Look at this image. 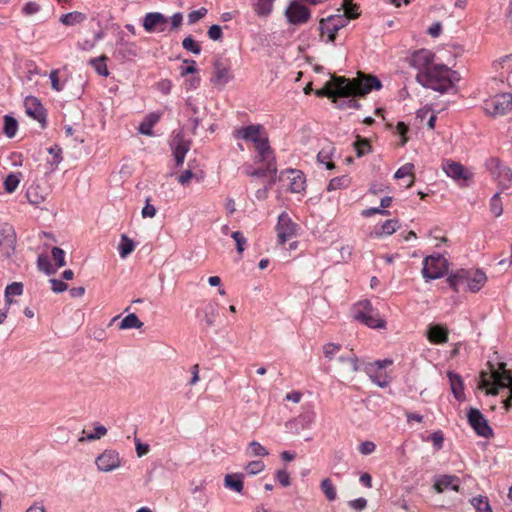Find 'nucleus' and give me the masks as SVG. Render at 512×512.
<instances>
[{"label": "nucleus", "mask_w": 512, "mask_h": 512, "mask_svg": "<svg viewBox=\"0 0 512 512\" xmlns=\"http://www.w3.org/2000/svg\"><path fill=\"white\" fill-rule=\"evenodd\" d=\"M447 376L449 378L451 390L454 397L459 401L464 400L465 394L462 377L459 374L451 371L447 373Z\"/></svg>", "instance_id": "obj_24"}, {"label": "nucleus", "mask_w": 512, "mask_h": 512, "mask_svg": "<svg viewBox=\"0 0 512 512\" xmlns=\"http://www.w3.org/2000/svg\"><path fill=\"white\" fill-rule=\"evenodd\" d=\"M171 148L176 160V165L181 166L184 162L185 156L190 149L189 141L185 140L181 132L174 134L171 140Z\"/></svg>", "instance_id": "obj_17"}, {"label": "nucleus", "mask_w": 512, "mask_h": 512, "mask_svg": "<svg viewBox=\"0 0 512 512\" xmlns=\"http://www.w3.org/2000/svg\"><path fill=\"white\" fill-rule=\"evenodd\" d=\"M207 34H208V37L214 41L220 40L223 36L222 29L219 25H212L208 29Z\"/></svg>", "instance_id": "obj_63"}, {"label": "nucleus", "mask_w": 512, "mask_h": 512, "mask_svg": "<svg viewBox=\"0 0 512 512\" xmlns=\"http://www.w3.org/2000/svg\"><path fill=\"white\" fill-rule=\"evenodd\" d=\"M334 151V147L331 145L322 148L317 155L318 162L325 164L327 169L335 168L334 162L331 160L332 154Z\"/></svg>", "instance_id": "obj_34"}, {"label": "nucleus", "mask_w": 512, "mask_h": 512, "mask_svg": "<svg viewBox=\"0 0 512 512\" xmlns=\"http://www.w3.org/2000/svg\"><path fill=\"white\" fill-rule=\"evenodd\" d=\"M184 64H188V66H181L180 69H181V76H186L188 74H197L198 73V69L196 67V61L195 60H189V59H185L183 61Z\"/></svg>", "instance_id": "obj_59"}, {"label": "nucleus", "mask_w": 512, "mask_h": 512, "mask_svg": "<svg viewBox=\"0 0 512 512\" xmlns=\"http://www.w3.org/2000/svg\"><path fill=\"white\" fill-rule=\"evenodd\" d=\"M297 228L298 225L292 221L286 212L281 213L276 225L278 242L280 244H285L286 241L295 237L297 234Z\"/></svg>", "instance_id": "obj_10"}, {"label": "nucleus", "mask_w": 512, "mask_h": 512, "mask_svg": "<svg viewBox=\"0 0 512 512\" xmlns=\"http://www.w3.org/2000/svg\"><path fill=\"white\" fill-rule=\"evenodd\" d=\"M231 237L236 242V249L239 254H241L245 250V246L247 243L246 238L244 237L243 233L239 231H234L231 233Z\"/></svg>", "instance_id": "obj_55"}, {"label": "nucleus", "mask_w": 512, "mask_h": 512, "mask_svg": "<svg viewBox=\"0 0 512 512\" xmlns=\"http://www.w3.org/2000/svg\"><path fill=\"white\" fill-rule=\"evenodd\" d=\"M434 53L428 49L415 51L410 57V65L420 71L428 70L434 65Z\"/></svg>", "instance_id": "obj_16"}, {"label": "nucleus", "mask_w": 512, "mask_h": 512, "mask_svg": "<svg viewBox=\"0 0 512 512\" xmlns=\"http://www.w3.org/2000/svg\"><path fill=\"white\" fill-rule=\"evenodd\" d=\"M143 326V323L139 320L136 314H128L120 323V329H139Z\"/></svg>", "instance_id": "obj_41"}, {"label": "nucleus", "mask_w": 512, "mask_h": 512, "mask_svg": "<svg viewBox=\"0 0 512 512\" xmlns=\"http://www.w3.org/2000/svg\"><path fill=\"white\" fill-rule=\"evenodd\" d=\"M289 180L288 189L291 193H301L306 188L304 174L299 170L289 169L284 172Z\"/></svg>", "instance_id": "obj_19"}, {"label": "nucleus", "mask_w": 512, "mask_h": 512, "mask_svg": "<svg viewBox=\"0 0 512 512\" xmlns=\"http://www.w3.org/2000/svg\"><path fill=\"white\" fill-rule=\"evenodd\" d=\"M434 489L438 493H442L448 489L458 491L459 490V479L456 476L443 475L435 481Z\"/></svg>", "instance_id": "obj_22"}, {"label": "nucleus", "mask_w": 512, "mask_h": 512, "mask_svg": "<svg viewBox=\"0 0 512 512\" xmlns=\"http://www.w3.org/2000/svg\"><path fill=\"white\" fill-rule=\"evenodd\" d=\"M15 235L11 227H0V253L9 257L14 251Z\"/></svg>", "instance_id": "obj_18"}, {"label": "nucleus", "mask_w": 512, "mask_h": 512, "mask_svg": "<svg viewBox=\"0 0 512 512\" xmlns=\"http://www.w3.org/2000/svg\"><path fill=\"white\" fill-rule=\"evenodd\" d=\"M381 87L382 84L376 76L358 72L357 77L353 79L332 76L321 89L316 90L315 94L318 97H327L337 103V99L340 97L366 96L372 90H379Z\"/></svg>", "instance_id": "obj_1"}, {"label": "nucleus", "mask_w": 512, "mask_h": 512, "mask_svg": "<svg viewBox=\"0 0 512 512\" xmlns=\"http://www.w3.org/2000/svg\"><path fill=\"white\" fill-rule=\"evenodd\" d=\"M353 317L370 328L385 327V321L368 300H362L355 304Z\"/></svg>", "instance_id": "obj_6"}, {"label": "nucleus", "mask_w": 512, "mask_h": 512, "mask_svg": "<svg viewBox=\"0 0 512 512\" xmlns=\"http://www.w3.org/2000/svg\"><path fill=\"white\" fill-rule=\"evenodd\" d=\"M468 276H469V270L466 269H460L456 271L455 273L451 274L447 278V282L449 283L450 287L458 292L460 288L468 282Z\"/></svg>", "instance_id": "obj_26"}, {"label": "nucleus", "mask_w": 512, "mask_h": 512, "mask_svg": "<svg viewBox=\"0 0 512 512\" xmlns=\"http://www.w3.org/2000/svg\"><path fill=\"white\" fill-rule=\"evenodd\" d=\"M471 503L475 507L476 512H492L486 497H475Z\"/></svg>", "instance_id": "obj_50"}, {"label": "nucleus", "mask_w": 512, "mask_h": 512, "mask_svg": "<svg viewBox=\"0 0 512 512\" xmlns=\"http://www.w3.org/2000/svg\"><path fill=\"white\" fill-rule=\"evenodd\" d=\"M448 328L440 324H431L427 329V338L433 344H444L448 342Z\"/></svg>", "instance_id": "obj_20"}, {"label": "nucleus", "mask_w": 512, "mask_h": 512, "mask_svg": "<svg viewBox=\"0 0 512 512\" xmlns=\"http://www.w3.org/2000/svg\"><path fill=\"white\" fill-rule=\"evenodd\" d=\"M26 197L29 201V203L33 205H39L44 202V197L42 195H39L37 192V187H29L26 192Z\"/></svg>", "instance_id": "obj_52"}, {"label": "nucleus", "mask_w": 512, "mask_h": 512, "mask_svg": "<svg viewBox=\"0 0 512 512\" xmlns=\"http://www.w3.org/2000/svg\"><path fill=\"white\" fill-rule=\"evenodd\" d=\"M405 177H410L409 182L406 184V188H410L415 180L414 176V165L412 163H406L403 166H401L395 173L396 179H402Z\"/></svg>", "instance_id": "obj_32"}, {"label": "nucleus", "mask_w": 512, "mask_h": 512, "mask_svg": "<svg viewBox=\"0 0 512 512\" xmlns=\"http://www.w3.org/2000/svg\"><path fill=\"white\" fill-rule=\"evenodd\" d=\"M224 485L230 490L242 493L244 489L243 474H227L224 478Z\"/></svg>", "instance_id": "obj_28"}, {"label": "nucleus", "mask_w": 512, "mask_h": 512, "mask_svg": "<svg viewBox=\"0 0 512 512\" xmlns=\"http://www.w3.org/2000/svg\"><path fill=\"white\" fill-rule=\"evenodd\" d=\"M399 228V221L397 219L386 220L380 227H376L374 235L381 237L383 235H391Z\"/></svg>", "instance_id": "obj_31"}, {"label": "nucleus", "mask_w": 512, "mask_h": 512, "mask_svg": "<svg viewBox=\"0 0 512 512\" xmlns=\"http://www.w3.org/2000/svg\"><path fill=\"white\" fill-rule=\"evenodd\" d=\"M416 80L423 87L431 88L441 93L452 87L450 70L446 65L434 64L428 70L417 73Z\"/></svg>", "instance_id": "obj_4"}, {"label": "nucleus", "mask_w": 512, "mask_h": 512, "mask_svg": "<svg viewBox=\"0 0 512 512\" xmlns=\"http://www.w3.org/2000/svg\"><path fill=\"white\" fill-rule=\"evenodd\" d=\"M233 136L236 139L252 142L257 152L255 161L267 162V170L269 172L276 171V163L273 151L269 145L268 137L263 126L259 124H252L245 127H240L234 130Z\"/></svg>", "instance_id": "obj_2"}, {"label": "nucleus", "mask_w": 512, "mask_h": 512, "mask_svg": "<svg viewBox=\"0 0 512 512\" xmlns=\"http://www.w3.org/2000/svg\"><path fill=\"white\" fill-rule=\"evenodd\" d=\"M320 488L328 501H334L336 499V488L330 478L323 479L320 483Z\"/></svg>", "instance_id": "obj_38"}, {"label": "nucleus", "mask_w": 512, "mask_h": 512, "mask_svg": "<svg viewBox=\"0 0 512 512\" xmlns=\"http://www.w3.org/2000/svg\"><path fill=\"white\" fill-rule=\"evenodd\" d=\"M505 363H500L497 370L491 373L482 371L480 374L479 388L486 389L488 395H498L499 389L508 388L509 397L504 400V408L508 411L512 407V371L505 368Z\"/></svg>", "instance_id": "obj_3"}, {"label": "nucleus", "mask_w": 512, "mask_h": 512, "mask_svg": "<svg viewBox=\"0 0 512 512\" xmlns=\"http://www.w3.org/2000/svg\"><path fill=\"white\" fill-rule=\"evenodd\" d=\"M349 20L344 15H331L327 18V23L332 25L333 31H339Z\"/></svg>", "instance_id": "obj_47"}, {"label": "nucleus", "mask_w": 512, "mask_h": 512, "mask_svg": "<svg viewBox=\"0 0 512 512\" xmlns=\"http://www.w3.org/2000/svg\"><path fill=\"white\" fill-rule=\"evenodd\" d=\"M448 270V262L443 256H428L424 259L422 274L426 280L441 278Z\"/></svg>", "instance_id": "obj_8"}, {"label": "nucleus", "mask_w": 512, "mask_h": 512, "mask_svg": "<svg viewBox=\"0 0 512 512\" xmlns=\"http://www.w3.org/2000/svg\"><path fill=\"white\" fill-rule=\"evenodd\" d=\"M265 469V464L263 461L261 460H255V461H251L249 462L246 466H245V471L247 472V474L249 475H257L259 474L260 472H262L263 470Z\"/></svg>", "instance_id": "obj_51"}, {"label": "nucleus", "mask_w": 512, "mask_h": 512, "mask_svg": "<svg viewBox=\"0 0 512 512\" xmlns=\"http://www.w3.org/2000/svg\"><path fill=\"white\" fill-rule=\"evenodd\" d=\"M18 130V122L15 118L9 115L4 116L3 132L8 138H13Z\"/></svg>", "instance_id": "obj_39"}, {"label": "nucleus", "mask_w": 512, "mask_h": 512, "mask_svg": "<svg viewBox=\"0 0 512 512\" xmlns=\"http://www.w3.org/2000/svg\"><path fill=\"white\" fill-rule=\"evenodd\" d=\"M285 17L290 24L302 25L311 18V11L298 1H292L285 10Z\"/></svg>", "instance_id": "obj_9"}, {"label": "nucleus", "mask_w": 512, "mask_h": 512, "mask_svg": "<svg viewBox=\"0 0 512 512\" xmlns=\"http://www.w3.org/2000/svg\"><path fill=\"white\" fill-rule=\"evenodd\" d=\"M276 479L283 487L290 485V475L286 470H278L276 472Z\"/></svg>", "instance_id": "obj_64"}, {"label": "nucleus", "mask_w": 512, "mask_h": 512, "mask_svg": "<svg viewBox=\"0 0 512 512\" xmlns=\"http://www.w3.org/2000/svg\"><path fill=\"white\" fill-rule=\"evenodd\" d=\"M107 59L108 58L106 55H101L98 58L90 59L89 64L95 69V71L99 75L107 77L109 75V71L106 65Z\"/></svg>", "instance_id": "obj_35"}, {"label": "nucleus", "mask_w": 512, "mask_h": 512, "mask_svg": "<svg viewBox=\"0 0 512 512\" xmlns=\"http://www.w3.org/2000/svg\"><path fill=\"white\" fill-rule=\"evenodd\" d=\"M351 185V178L348 175L334 177L329 181L327 186L328 191H336L346 189Z\"/></svg>", "instance_id": "obj_33"}, {"label": "nucleus", "mask_w": 512, "mask_h": 512, "mask_svg": "<svg viewBox=\"0 0 512 512\" xmlns=\"http://www.w3.org/2000/svg\"><path fill=\"white\" fill-rule=\"evenodd\" d=\"M208 10L204 7H201L198 10H193L188 14V22L189 24H195L199 20H201L203 17L206 16Z\"/></svg>", "instance_id": "obj_58"}, {"label": "nucleus", "mask_w": 512, "mask_h": 512, "mask_svg": "<svg viewBox=\"0 0 512 512\" xmlns=\"http://www.w3.org/2000/svg\"><path fill=\"white\" fill-rule=\"evenodd\" d=\"M490 209L494 216L499 217L503 213L500 193H496L490 201Z\"/></svg>", "instance_id": "obj_53"}, {"label": "nucleus", "mask_w": 512, "mask_h": 512, "mask_svg": "<svg viewBox=\"0 0 512 512\" xmlns=\"http://www.w3.org/2000/svg\"><path fill=\"white\" fill-rule=\"evenodd\" d=\"M353 145L356 151V155L358 157H362L371 151V145L369 140L366 138H362L359 135L356 137V141L354 142Z\"/></svg>", "instance_id": "obj_40"}, {"label": "nucleus", "mask_w": 512, "mask_h": 512, "mask_svg": "<svg viewBox=\"0 0 512 512\" xmlns=\"http://www.w3.org/2000/svg\"><path fill=\"white\" fill-rule=\"evenodd\" d=\"M249 449L252 456H267L269 454L267 449L257 441L250 442Z\"/></svg>", "instance_id": "obj_56"}, {"label": "nucleus", "mask_w": 512, "mask_h": 512, "mask_svg": "<svg viewBox=\"0 0 512 512\" xmlns=\"http://www.w3.org/2000/svg\"><path fill=\"white\" fill-rule=\"evenodd\" d=\"M107 434V429L103 425H96L93 433H87L86 436L79 438V442L94 441L101 439Z\"/></svg>", "instance_id": "obj_43"}, {"label": "nucleus", "mask_w": 512, "mask_h": 512, "mask_svg": "<svg viewBox=\"0 0 512 512\" xmlns=\"http://www.w3.org/2000/svg\"><path fill=\"white\" fill-rule=\"evenodd\" d=\"M344 16L348 19H356L359 17L358 6L353 3V0H343Z\"/></svg>", "instance_id": "obj_44"}, {"label": "nucleus", "mask_w": 512, "mask_h": 512, "mask_svg": "<svg viewBox=\"0 0 512 512\" xmlns=\"http://www.w3.org/2000/svg\"><path fill=\"white\" fill-rule=\"evenodd\" d=\"M37 265H38V268L45 272L47 275H52L56 272V268H54L51 263H50V260L48 258V256L46 255H39L38 256V259H37Z\"/></svg>", "instance_id": "obj_45"}, {"label": "nucleus", "mask_w": 512, "mask_h": 512, "mask_svg": "<svg viewBox=\"0 0 512 512\" xmlns=\"http://www.w3.org/2000/svg\"><path fill=\"white\" fill-rule=\"evenodd\" d=\"M339 361L341 363L339 374L343 378H351L359 370L358 359L354 354L347 357L341 356Z\"/></svg>", "instance_id": "obj_21"}, {"label": "nucleus", "mask_w": 512, "mask_h": 512, "mask_svg": "<svg viewBox=\"0 0 512 512\" xmlns=\"http://www.w3.org/2000/svg\"><path fill=\"white\" fill-rule=\"evenodd\" d=\"M160 114L158 113H150L148 114L144 120L141 122L139 126V132L143 135L152 136L153 126L160 120Z\"/></svg>", "instance_id": "obj_29"}, {"label": "nucleus", "mask_w": 512, "mask_h": 512, "mask_svg": "<svg viewBox=\"0 0 512 512\" xmlns=\"http://www.w3.org/2000/svg\"><path fill=\"white\" fill-rule=\"evenodd\" d=\"M182 46L185 50L196 55L200 54L201 52L200 44L192 36H187L184 38L182 41Z\"/></svg>", "instance_id": "obj_48"}, {"label": "nucleus", "mask_w": 512, "mask_h": 512, "mask_svg": "<svg viewBox=\"0 0 512 512\" xmlns=\"http://www.w3.org/2000/svg\"><path fill=\"white\" fill-rule=\"evenodd\" d=\"M484 112L492 117L504 116L512 111V94L501 93L484 100Z\"/></svg>", "instance_id": "obj_7"}, {"label": "nucleus", "mask_w": 512, "mask_h": 512, "mask_svg": "<svg viewBox=\"0 0 512 512\" xmlns=\"http://www.w3.org/2000/svg\"><path fill=\"white\" fill-rule=\"evenodd\" d=\"M468 422L477 435L489 438L493 435V430L489 426L484 415L477 408H471L467 414Z\"/></svg>", "instance_id": "obj_11"}, {"label": "nucleus", "mask_w": 512, "mask_h": 512, "mask_svg": "<svg viewBox=\"0 0 512 512\" xmlns=\"http://www.w3.org/2000/svg\"><path fill=\"white\" fill-rule=\"evenodd\" d=\"M341 349L339 344L335 343H327L323 347V353L326 358L331 359L336 353H338Z\"/></svg>", "instance_id": "obj_60"}, {"label": "nucleus", "mask_w": 512, "mask_h": 512, "mask_svg": "<svg viewBox=\"0 0 512 512\" xmlns=\"http://www.w3.org/2000/svg\"><path fill=\"white\" fill-rule=\"evenodd\" d=\"M21 173H10L4 180V189L7 193H13L18 188L21 181Z\"/></svg>", "instance_id": "obj_37"}, {"label": "nucleus", "mask_w": 512, "mask_h": 512, "mask_svg": "<svg viewBox=\"0 0 512 512\" xmlns=\"http://www.w3.org/2000/svg\"><path fill=\"white\" fill-rule=\"evenodd\" d=\"M23 293V285L22 283H19V282H14L10 285H8L5 289V297H6V301L8 303H11L12 300H11V297L12 296H19Z\"/></svg>", "instance_id": "obj_46"}, {"label": "nucleus", "mask_w": 512, "mask_h": 512, "mask_svg": "<svg viewBox=\"0 0 512 512\" xmlns=\"http://www.w3.org/2000/svg\"><path fill=\"white\" fill-rule=\"evenodd\" d=\"M274 0H255L253 7L254 11L259 16H268L273 10Z\"/></svg>", "instance_id": "obj_36"}, {"label": "nucleus", "mask_w": 512, "mask_h": 512, "mask_svg": "<svg viewBox=\"0 0 512 512\" xmlns=\"http://www.w3.org/2000/svg\"><path fill=\"white\" fill-rule=\"evenodd\" d=\"M321 35L327 34V42H334L338 31H333L332 25L327 23L326 19L320 20Z\"/></svg>", "instance_id": "obj_49"}, {"label": "nucleus", "mask_w": 512, "mask_h": 512, "mask_svg": "<svg viewBox=\"0 0 512 512\" xmlns=\"http://www.w3.org/2000/svg\"><path fill=\"white\" fill-rule=\"evenodd\" d=\"M374 367L375 365H366V373L369 375L370 379L379 387H386L390 382L388 374L385 371L377 370Z\"/></svg>", "instance_id": "obj_25"}, {"label": "nucleus", "mask_w": 512, "mask_h": 512, "mask_svg": "<svg viewBox=\"0 0 512 512\" xmlns=\"http://www.w3.org/2000/svg\"><path fill=\"white\" fill-rule=\"evenodd\" d=\"M135 245L133 241L126 235L121 236V241L119 244V254L121 258H126L129 254L133 252Z\"/></svg>", "instance_id": "obj_42"}, {"label": "nucleus", "mask_w": 512, "mask_h": 512, "mask_svg": "<svg viewBox=\"0 0 512 512\" xmlns=\"http://www.w3.org/2000/svg\"><path fill=\"white\" fill-rule=\"evenodd\" d=\"M50 80H51V86H52L53 90L59 92L63 89V85L60 83V80H59V71L58 70L51 71Z\"/></svg>", "instance_id": "obj_62"}, {"label": "nucleus", "mask_w": 512, "mask_h": 512, "mask_svg": "<svg viewBox=\"0 0 512 512\" xmlns=\"http://www.w3.org/2000/svg\"><path fill=\"white\" fill-rule=\"evenodd\" d=\"M51 254L57 268L65 266V252L63 249L54 247L51 251Z\"/></svg>", "instance_id": "obj_54"}, {"label": "nucleus", "mask_w": 512, "mask_h": 512, "mask_svg": "<svg viewBox=\"0 0 512 512\" xmlns=\"http://www.w3.org/2000/svg\"><path fill=\"white\" fill-rule=\"evenodd\" d=\"M486 274L481 270H469L467 287L471 292L479 291L486 283Z\"/></svg>", "instance_id": "obj_23"}, {"label": "nucleus", "mask_w": 512, "mask_h": 512, "mask_svg": "<svg viewBox=\"0 0 512 512\" xmlns=\"http://www.w3.org/2000/svg\"><path fill=\"white\" fill-rule=\"evenodd\" d=\"M486 169L494 182L503 191L512 186V170L497 157H490L485 162Z\"/></svg>", "instance_id": "obj_5"}, {"label": "nucleus", "mask_w": 512, "mask_h": 512, "mask_svg": "<svg viewBox=\"0 0 512 512\" xmlns=\"http://www.w3.org/2000/svg\"><path fill=\"white\" fill-rule=\"evenodd\" d=\"M87 19V16L78 11H73L67 14H63L60 17V22L66 26H75L83 23Z\"/></svg>", "instance_id": "obj_30"}, {"label": "nucleus", "mask_w": 512, "mask_h": 512, "mask_svg": "<svg viewBox=\"0 0 512 512\" xmlns=\"http://www.w3.org/2000/svg\"><path fill=\"white\" fill-rule=\"evenodd\" d=\"M41 10V6L36 2H28L22 8L23 14L31 16L38 13Z\"/></svg>", "instance_id": "obj_61"}, {"label": "nucleus", "mask_w": 512, "mask_h": 512, "mask_svg": "<svg viewBox=\"0 0 512 512\" xmlns=\"http://www.w3.org/2000/svg\"><path fill=\"white\" fill-rule=\"evenodd\" d=\"M168 24V18L160 12L147 13L143 19V27L149 32H164Z\"/></svg>", "instance_id": "obj_15"}, {"label": "nucleus", "mask_w": 512, "mask_h": 512, "mask_svg": "<svg viewBox=\"0 0 512 512\" xmlns=\"http://www.w3.org/2000/svg\"><path fill=\"white\" fill-rule=\"evenodd\" d=\"M95 464L99 471L111 472L121 466V458L115 450H105L95 460Z\"/></svg>", "instance_id": "obj_12"}, {"label": "nucleus", "mask_w": 512, "mask_h": 512, "mask_svg": "<svg viewBox=\"0 0 512 512\" xmlns=\"http://www.w3.org/2000/svg\"><path fill=\"white\" fill-rule=\"evenodd\" d=\"M213 69V75L211 78L213 85L224 87L233 79L231 68L226 62L216 60L213 64Z\"/></svg>", "instance_id": "obj_13"}, {"label": "nucleus", "mask_w": 512, "mask_h": 512, "mask_svg": "<svg viewBox=\"0 0 512 512\" xmlns=\"http://www.w3.org/2000/svg\"><path fill=\"white\" fill-rule=\"evenodd\" d=\"M443 171L447 176L451 177L456 181H467L472 178L473 174L465 168L461 163L453 160H446L442 165Z\"/></svg>", "instance_id": "obj_14"}, {"label": "nucleus", "mask_w": 512, "mask_h": 512, "mask_svg": "<svg viewBox=\"0 0 512 512\" xmlns=\"http://www.w3.org/2000/svg\"><path fill=\"white\" fill-rule=\"evenodd\" d=\"M26 113L35 120L41 121L43 118V107L35 97H28L25 100Z\"/></svg>", "instance_id": "obj_27"}, {"label": "nucleus", "mask_w": 512, "mask_h": 512, "mask_svg": "<svg viewBox=\"0 0 512 512\" xmlns=\"http://www.w3.org/2000/svg\"><path fill=\"white\" fill-rule=\"evenodd\" d=\"M358 96H348L347 100H343V101H340L338 102L337 101V106L341 109H345V108H352V109H359L360 108V103L356 100Z\"/></svg>", "instance_id": "obj_57"}]
</instances>
